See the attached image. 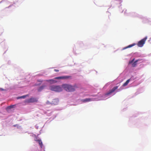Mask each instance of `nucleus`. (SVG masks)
<instances>
[{"label": "nucleus", "instance_id": "9b49d317", "mask_svg": "<svg viewBox=\"0 0 151 151\" xmlns=\"http://www.w3.org/2000/svg\"><path fill=\"white\" fill-rule=\"evenodd\" d=\"M138 60H136L132 64V66L133 67H135L137 65V63Z\"/></svg>", "mask_w": 151, "mask_h": 151}, {"label": "nucleus", "instance_id": "f3484780", "mask_svg": "<svg viewBox=\"0 0 151 151\" xmlns=\"http://www.w3.org/2000/svg\"><path fill=\"white\" fill-rule=\"evenodd\" d=\"M134 58L131 61H129V64H131V63H132L134 62Z\"/></svg>", "mask_w": 151, "mask_h": 151}, {"label": "nucleus", "instance_id": "4468645a", "mask_svg": "<svg viewBox=\"0 0 151 151\" xmlns=\"http://www.w3.org/2000/svg\"><path fill=\"white\" fill-rule=\"evenodd\" d=\"M37 141L38 142L39 144L40 147H42V141L40 140H38Z\"/></svg>", "mask_w": 151, "mask_h": 151}, {"label": "nucleus", "instance_id": "f03ea898", "mask_svg": "<svg viewBox=\"0 0 151 151\" xmlns=\"http://www.w3.org/2000/svg\"><path fill=\"white\" fill-rule=\"evenodd\" d=\"M50 89L52 91L59 92L62 91V88L59 86H52L50 87Z\"/></svg>", "mask_w": 151, "mask_h": 151}, {"label": "nucleus", "instance_id": "0eeeda50", "mask_svg": "<svg viewBox=\"0 0 151 151\" xmlns=\"http://www.w3.org/2000/svg\"><path fill=\"white\" fill-rule=\"evenodd\" d=\"M69 77L68 76H59L56 77L55 78V79H67Z\"/></svg>", "mask_w": 151, "mask_h": 151}, {"label": "nucleus", "instance_id": "a211bd4d", "mask_svg": "<svg viewBox=\"0 0 151 151\" xmlns=\"http://www.w3.org/2000/svg\"><path fill=\"white\" fill-rule=\"evenodd\" d=\"M46 104H51V102H50V101H47V102H46Z\"/></svg>", "mask_w": 151, "mask_h": 151}, {"label": "nucleus", "instance_id": "6ab92c4d", "mask_svg": "<svg viewBox=\"0 0 151 151\" xmlns=\"http://www.w3.org/2000/svg\"><path fill=\"white\" fill-rule=\"evenodd\" d=\"M54 71L56 72H58L59 71V70H58L54 69Z\"/></svg>", "mask_w": 151, "mask_h": 151}, {"label": "nucleus", "instance_id": "f8f14e48", "mask_svg": "<svg viewBox=\"0 0 151 151\" xmlns=\"http://www.w3.org/2000/svg\"><path fill=\"white\" fill-rule=\"evenodd\" d=\"M15 106V105H12L9 106L7 107L6 109L7 110L8 109H11L13 108H14Z\"/></svg>", "mask_w": 151, "mask_h": 151}, {"label": "nucleus", "instance_id": "39448f33", "mask_svg": "<svg viewBox=\"0 0 151 151\" xmlns=\"http://www.w3.org/2000/svg\"><path fill=\"white\" fill-rule=\"evenodd\" d=\"M118 86H116L114 87L112 89L110 90L108 92L105 94V95H108L114 92L116 89L118 88Z\"/></svg>", "mask_w": 151, "mask_h": 151}, {"label": "nucleus", "instance_id": "423d86ee", "mask_svg": "<svg viewBox=\"0 0 151 151\" xmlns=\"http://www.w3.org/2000/svg\"><path fill=\"white\" fill-rule=\"evenodd\" d=\"M59 102V100L58 99H55L53 100L52 101L51 104L52 105H56L58 104Z\"/></svg>", "mask_w": 151, "mask_h": 151}, {"label": "nucleus", "instance_id": "f257e3e1", "mask_svg": "<svg viewBox=\"0 0 151 151\" xmlns=\"http://www.w3.org/2000/svg\"><path fill=\"white\" fill-rule=\"evenodd\" d=\"M62 87L66 91L69 92H73L75 90V86L70 85L63 84L62 85Z\"/></svg>", "mask_w": 151, "mask_h": 151}, {"label": "nucleus", "instance_id": "dca6fc26", "mask_svg": "<svg viewBox=\"0 0 151 151\" xmlns=\"http://www.w3.org/2000/svg\"><path fill=\"white\" fill-rule=\"evenodd\" d=\"M27 96V95H25V96H21L20 97H17V99H24L25 98V97Z\"/></svg>", "mask_w": 151, "mask_h": 151}, {"label": "nucleus", "instance_id": "2eb2a0df", "mask_svg": "<svg viewBox=\"0 0 151 151\" xmlns=\"http://www.w3.org/2000/svg\"><path fill=\"white\" fill-rule=\"evenodd\" d=\"M44 86H40L38 89V91H41L42 90H43L44 88Z\"/></svg>", "mask_w": 151, "mask_h": 151}, {"label": "nucleus", "instance_id": "6e6552de", "mask_svg": "<svg viewBox=\"0 0 151 151\" xmlns=\"http://www.w3.org/2000/svg\"><path fill=\"white\" fill-rule=\"evenodd\" d=\"M94 100V99H90V98H86L85 99H82L81 101L82 102H89L91 101H93Z\"/></svg>", "mask_w": 151, "mask_h": 151}, {"label": "nucleus", "instance_id": "ddd939ff", "mask_svg": "<svg viewBox=\"0 0 151 151\" xmlns=\"http://www.w3.org/2000/svg\"><path fill=\"white\" fill-rule=\"evenodd\" d=\"M48 81H50L51 83H55L57 82V81L56 80L54 79L49 80Z\"/></svg>", "mask_w": 151, "mask_h": 151}, {"label": "nucleus", "instance_id": "7ed1b4c3", "mask_svg": "<svg viewBox=\"0 0 151 151\" xmlns=\"http://www.w3.org/2000/svg\"><path fill=\"white\" fill-rule=\"evenodd\" d=\"M147 39V37H146L141 40L139 41L137 44V45L139 47H142L145 44V42Z\"/></svg>", "mask_w": 151, "mask_h": 151}, {"label": "nucleus", "instance_id": "20e7f679", "mask_svg": "<svg viewBox=\"0 0 151 151\" xmlns=\"http://www.w3.org/2000/svg\"><path fill=\"white\" fill-rule=\"evenodd\" d=\"M38 101V98L32 97L25 100V102L27 103L37 102Z\"/></svg>", "mask_w": 151, "mask_h": 151}, {"label": "nucleus", "instance_id": "9d476101", "mask_svg": "<svg viewBox=\"0 0 151 151\" xmlns=\"http://www.w3.org/2000/svg\"><path fill=\"white\" fill-rule=\"evenodd\" d=\"M130 81V79L127 80L123 84V86H127L128 85V83H129Z\"/></svg>", "mask_w": 151, "mask_h": 151}, {"label": "nucleus", "instance_id": "1a4fd4ad", "mask_svg": "<svg viewBox=\"0 0 151 151\" xmlns=\"http://www.w3.org/2000/svg\"><path fill=\"white\" fill-rule=\"evenodd\" d=\"M136 45V44L134 43V44H132V45H128V46H127V47L124 48H123V49H127V48H128L131 47H132V46H134Z\"/></svg>", "mask_w": 151, "mask_h": 151}]
</instances>
